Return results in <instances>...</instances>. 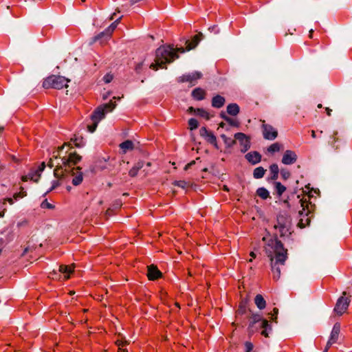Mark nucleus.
Here are the masks:
<instances>
[{
    "label": "nucleus",
    "mask_w": 352,
    "mask_h": 352,
    "mask_svg": "<svg viewBox=\"0 0 352 352\" xmlns=\"http://www.w3.org/2000/svg\"><path fill=\"white\" fill-rule=\"evenodd\" d=\"M81 159V157L75 152L66 151L61 158V162L57 163L54 170V175L57 179L53 181L50 190H53L62 184L63 182H72L74 186L80 184L82 181V173L79 166L74 167Z\"/></svg>",
    "instance_id": "nucleus-1"
},
{
    "label": "nucleus",
    "mask_w": 352,
    "mask_h": 352,
    "mask_svg": "<svg viewBox=\"0 0 352 352\" xmlns=\"http://www.w3.org/2000/svg\"><path fill=\"white\" fill-rule=\"evenodd\" d=\"M267 246L271 248V250H269L266 248L265 252L270 259L273 278L278 280L280 277V266L285 265L288 258L287 250L284 248L283 244L276 237L269 239Z\"/></svg>",
    "instance_id": "nucleus-2"
},
{
    "label": "nucleus",
    "mask_w": 352,
    "mask_h": 352,
    "mask_svg": "<svg viewBox=\"0 0 352 352\" xmlns=\"http://www.w3.org/2000/svg\"><path fill=\"white\" fill-rule=\"evenodd\" d=\"M179 58L177 52L170 45H162L155 51V63L150 65V68L157 70L159 68H166L164 65L172 63Z\"/></svg>",
    "instance_id": "nucleus-3"
},
{
    "label": "nucleus",
    "mask_w": 352,
    "mask_h": 352,
    "mask_svg": "<svg viewBox=\"0 0 352 352\" xmlns=\"http://www.w3.org/2000/svg\"><path fill=\"white\" fill-rule=\"evenodd\" d=\"M116 107V102H113L112 100L108 103L98 106L90 117L91 124H89V133L94 132L98 123L105 118L107 113L112 111Z\"/></svg>",
    "instance_id": "nucleus-4"
},
{
    "label": "nucleus",
    "mask_w": 352,
    "mask_h": 352,
    "mask_svg": "<svg viewBox=\"0 0 352 352\" xmlns=\"http://www.w3.org/2000/svg\"><path fill=\"white\" fill-rule=\"evenodd\" d=\"M248 331L250 333H254L259 329L261 330V335L267 338L272 331V327L268 320L263 319L259 314H253L250 318Z\"/></svg>",
    "instance_id": "nucleus-5"
},
{
    "label": "nucleus",
    "mask_w": 352,
    "mask_h": 352,
    "mask_svg": "<svg viewBox=\"0 0 352 352\" xmlns=\"http://www.w3.org/2000/svg\"><path fill=\"white\" fill-rule=\"evenodd\" d=\"M69 79L59 75H51L44 79L43 87L45 89H60L63 87H67V83Z\"/></svg>",
    "instance_id": "nucleus-6"
},
{
    "label": "nucleus",
    "mask_w": 352,
    "mask_h": 352,
    "mask_svg": "<svg viewBox=\"0 0 352 352\" xmlns=\"http://www.w3.org/2000/svg\"><path fill=\"white\" fill-rule=\"evenodd\" d=\"M290 221L285 219L283 216H279L277 218V224L274 226L275 229L278 230L280 236H286L291 234Z\"/></svg>",
    "instance_id": "nucleus-7"
},
{
    "label": "nucleus",
    "mask_w": 352,
    "mask_h": 352,
    "mask_svg": "<svg viewBox=\"0 0 352 352\" xmlns=\"http://www.w3.org/2000/svg\"><path fill=\"white\" fill-rule=\"evenodd\" d=\"M203 75L200 72H193L191 73L186 74L179 78V82H189L192 86L197 84V80L202 78Z\"/></svg>",
    "instance_id": "nucleus-8"
},
{
    "label": "nucleus",
    "mask_w": 352,
    "mask_h": 352,
    "mask_svg": "<svg viewBox=\"0 0 352 352\" xmlns=\"http://www.w3.org/2000/svg\"><path fill=\"white\" fill-rule=\"evenodd\" d=\"M234 139L239 142L241 153L248 151L250 146L251 142L250 138L243 133H236L234 135Z\"/></svg>",
    "instance_id": "nucleus-9"
},
{
    "label": "nucleus",
    "mask_w": 352,
    "mask_h": 352,
    "mask_svg": "<svg viewBox=\"0 0 352 352\" xmlns=\"http://www.w3.org/2000/svg\"><path fill=\"white\" fill-rule=\"evenodd\" d=\"M263 122L262 129L263 138L269 140H273L276 139L278 136L277 130L272 125L265 124L264 121Z\"/></svg>",
    "instance_id": "nucleus-10"
},
{
    "label": "nucleus",
    "mask_w": 352,
    "mask_h": 352,
    "mask_svg": "<svg viewBox=\"0 0 352 352\" xmlns=\"http://www.w3.org/2000/svg\"><path fill=\"white\" fill-rule=\"evenodd\" d=\"M350 300L348 298H345L344 296H341L338 298L334 311L339 315H342L344 313L349 305Z\"/></svg>",
    "instance_id": "nucleus-11"
},
{
    "label": "nucleus",
    "mask_w": 352,
    "mask_h": 352,
    "mask_svg": "<svg viewBox=\"0 0 352 352\" xmlns=\"http://www.w3.org/2000/svg\"><path fill=\"white\" fill-rule=\"evenodd\" d=\"M199 133L208 143L218 148L217 138L212 131H208L206 127L203 126L199 130Z\"/></svg>",
    "instance_id": "nucleus-12"
},
{
    "label": "nucleus",
    "mask_w": 352,
    "mask_h": 352,
    "mask_svg": "<svg viewBox=\"0 0 352 352\" xmlns=\"http://www.w3.org/2000/svg\"><path fill=\"white\" fill-rule=\"evenodd\" d=\"M67 146V147H69V149H68V152H75V151H72V149L73 148L72 146H71V143H65L63 146H61L60 147H58V150L56 151H54L53 153V155H52V157L50 159V161L48 162L47 163V166L50 167V168H52L54 167V163H53V158H55V159H57V158H60L61 160V158L64 156H60V152L63 151V150L64 149V148Z\"/></svg>",
    "instance_id": "nucleus-13"
},
{
    "label": "nucleus",
    "mask_w": 352,
    "mask_h": 352,
    "mask_svg": "<svg viewBox=\"0 0 352 352\" xmlns=\"http://www.w3.org/2000/svg\"><path fill=\"white\" fill-rule=\"evenodd\" d=\"M122 18V16H120L118 19H117L113 23H112L106 30L104 32H102L101 33H100L98 35H97L96 36H95L94 39V41H96L98 40H99L100 38H101L102 37H104L105 36L106 38H108L110 36V35L112 34V32L114 31V30L116 29V26H117V24L119 21V20H120Z\"/></svg>",
    "instance_id": "nucleus-14"
},
{
    "label": "nucleus",
    "mask_w": 352,
    "mask_h": 352,
    "mask_svg": "<svg viewBox=\"0 0 352 352\" xmlns=\"http://www.w3.org/2000/svg\"><path fill=\"white\" fill-rule=\"evenodd\" d=\"M297 160V155L294 151L287 150L283 156L282 163L286 165L294 164Z\"/></svg>",
    "instance_id": "nucleus-15"
},
{
    "label": "nucleus",
    "mask_w": 352,
    "mask_h": 352,
    "mask_svg": "<svg viewBox=\"0 0 352 352\" xmlns=\"http://www.w3.org/2000/svg\"><path fill=\"white\" fill-rule=\"evenodd\" d=\"M162 276V272L158 270V268L155 265H151L148 266L147 276L149 280H154L158 279Z\"/></svg>",
    "instance_id": "nucleus-16"
},
{
    "label": "nucleus",
    "mask_w": 352,
    "mask_h": 352,
    "mask_svg": "<svg viewBox=\"0 0 352 352\" xmlns=\"http://www.w3.org/2000/svg\"><path fill=\"white\" fill-rule=\"evenodd\" d=\"M245 157L252 164H256L261 161V155L258 151L249 152Z\"/></svg>",
    "instance_id": "nucleus-17"
},
{
    "label": "nucleus",
    "mask_w": 352,
    "mask_h": 352,
    "mask_svg": "<svg viewBox=\"0 0 352 352\" xmlns=\"http://www.w3.org/2000/svg\"><path fill=\"white\" fill-rule=\"evenodd\" d=\"M206 91L201 88L197 87L192 91L191 96L196 100H202L205 99Z\"/></svg>",
    "instance_id": "nucleus-18"
},
{
    "label": "nucleus",
    "mask_w": 352,
    "mask_h": 352,
    "mask_svg": "<svg viewBox=\"0 0 352 352\" xmlns=\"http://www.w3.org/2000/svg\"><path fill=\"white\" fill-rule=\"evenodd\" d=\"M225 98L220 95L214 96L211 100L212 107L217 109L221 108L225 104Z\"/></svg>",
    "instance_id": "nucleus-19"
},
{
    "label": "nucleus",
    "mask_w": 352,
    "mask_h": 352,
    "mask_svg": "<svg viewBox=\"0 0 352 352\" xmlns=\"http://www.w3.org/2000/svg\"><path fill=\"white\" fill-rule=\"evenodd\" d=\"M202 38L203 34L201 33H199L194 36L191 42H190L189 41H186V50L189 51L195 48L198 45L199 42L201 40Z\"/></svg>",
    "instance_id": "nucleus-20"
},
{
    "label": "nucleus",
    "mask_w": 352,
    "mask_h": 352,
    "mask_svg": "<svg viewBox=\"0 0 352 352\" xmlns=\"http://www.w3.org/2000/svg\"><path fill=\"white\" fill-rule=\"evenodd\" d=\"M40 177H41L40 173H38V172L36 170H32L31 172H30L28 175L23 176L22 181L27 182L28 179H30V180L34 181V182H38Z\"/></svg>",
    "instance_id": "nucleus-21"
},
{
    "label": "nucleus",
    "mask_w": 352,
    "mask_h": 352,
    "mask_svg": "<svg viewBox=\"0 0 352 352\" xmlns=\"http://www.w3.org/2000/svg\"><path fill=\"white\" fill-rule=\"evenodd\" d=\"M340 332V323L336 322L333 327L329 339L331 340L332 341L336 342L338 341Z\"/></svg>",
    "instance_id": "nucleus-22"
},
{
    "label": "nucleus",
    "mask_w": 352,
    "mask_h": 352,
    "mask_svg": "<svg viewBox=\"0 0 352 352\" xmlns=\"http://www.w3.org/2000/svg\"><path fill=\"white\" fill-rule=\"evenodd\" d=\"M240 111L239 106L236 103H231L227 106V113L232 116H236Z\"/></svg>",
    "instance_id": "nucleus-23"
},
{
    "label": "nucleus",
    "mask_w": 352,
    "mask_h": 352,
    "mask_svg": "<svg viewBox=\"0 0 352 352\" xmlns=\"http://www.w3.org/2000/svg\"><path fill=\"white\" fill-rule=\"evenodd\" d=\"M254 303L256 307L262 310L266 307V301L261 294H257L254 298Z\"/></svg>",
    "instance_id": "nucleus-24"
},
{
    "label": "nucleus",
    "mask_w": 352,
    "mask_h": 352,
    "mask_svg": "<svg viewBox=\"0 0 352 352\" xmlns=\"http://www.w3.org/2000/svg\"><path fill=\"white\" fill-rule=\"evenodd\" d=\"M74 271L73 266L61 265L59 266V272L65 274V279L69 278V274Z\"/></svg>",
    "instance_id": "nucleus-25"
},
{
    "label": "nucleus",
    "mask_w": 352,
    "mask_h": 352,
    "mask_svg": "<svg viewBox=\"0 0 352 352\" xmlns=\"http://www.w3.org/2000/svg\"><path fill=\"white\" fill-rule=\"evenodd\" d=\"M144 166V162L142 161H140L137 162L132 168L129 170V175L133 177L138 175L139 170H140Z\"/></svg>",
    "instance_id": "nucleus-26"
},
{
    "label": "nucleus",
    "mask_w": 352,
    "mask_h": 352,
    "mask_svg": "<svg viewBox=\"0 0 352 352\" xmlns=\"http://www.w3.org/2000/svg\"><path fill=\"white\" fill-rule=\"evenodd\" d=\"M221 117L230 126L237 128L240 126V122L239 120L230 118L224 113H221Z\"/></svg>",
    "instance_id": "nucleus-27"
},
{
    "label": "nucleus",
    "mask_w": 352,
    "mask_h": 352,
    "mask_svg": "<svg viewBox=\"0 0 352 352\" xmlns=\"http://www.w3.org/2000/svg\"><path fill=\"white\" fill-rule=\"evenodd\" d=\"M270 179L272 180H276L278 178V173H279V168L276 164H273L270 165Z\"/></svg>",
    "instance_id": "nucleus-28"
},
{
    "label": "nucleus",
    "mask_w": 352,
    "mask_h": 352,
    "mask_svg": "<svg viewBox=\"0 0 352 352\" xmlns=\"http://www.w3.org/2000/svg\"><path fill=\"white\" fill-rule=\"evenodd\" d=\"M120 147L124 153H126L133 148V143L131 140H126L120 144Z\"/></svg>",
    "instance_id": "nucleus-29"
},
{
    "label": "nucleus",
    "mask_w": 352,
    "mask_h": 352,
    "mask_svg": "<svg viewBox=\"0 0 352 352\" xmlns=\"http://www.w3.org/2000/svg\"><path fill=\"white\" fill-rule=\"evenodd\" d=\"M256 195L263 199H267L270 197L269 191L264 187L258 188L256 190Z\"/></svg>",
    "instance_id": "nucleus-30"
},
{
    "label": "nucleus",
    "mask_w": 352,
    "mask_h": 352,
    "mask_svg": "<svg viewBox=\"0 0 352 352\" xmlns=\"http://www.w3.org/2000/svg\"><path fill=\"white\" fill-rule=\"evenodd\" d=\"M283 148V145L279 142H275L267 148V151L272 154L280 151Z\"/></svg>",
    "instance_id": "nucleus-31"
},
{
    "label": "nucleus",
    "mask_w": 352,
    "mask_h": 352,
    "mask_svg": "<svg viewBox=\"0 0 352 352\" xmlns=\"http://www.w3.org/2000/svg\"><path fill=\"white\" fill-rule=\"evenodd\" d=\"M265 171L266 170L263 167H257L254 170L253 176L255 179H261L264 176Z\"/></svg>",
    "instance_id": "nucleus-32"
},
{
    "label": "nucleus",
    "mask_w": 352,
    "mask_h": 352,
    "mask_svg": "<svg viewBox=\"0 0 352 352\" xmlns=\"http://www.w3.org/2000/svg\"><path fill=\"white\" fill-rule=\"evenodd\" d=\"M195 115L201 118H205L207 120L210 119V113L203 108H197Z\"/></svg>",
    "instance_id": "nucleus-33"
},
{
    "label": "nucleus",
    "mask_w": 352,
    "mask_h": 352,
    "mask_svg": "<svg viewBox=\"0 0 352 352\" xmlns=\"http://www.w3.org/2000/svg\"><path fill=\"white\" fill-rule=\"evenodd\" d=\"M221 138L223 140L224 144L227 147H232L236 144V140H233L231 138L227 137L225 134L221 135Z\"/></svg>",
    "instance_id": "nucleus-34"
},
{
    "label": "nucleus",
    "mask_w": 352,
    "mask_h": 352,
    "mask_svg": "<svg viewBox=\"0 0 352 352\" xmlns=\"http://www.w3.org/2000/svg\"><path fill=\"white\" fill-rule=\"evenodd\" d=\"M274 185L277 195L279 197L281 196L283 194V192L286 190L285 186H284L283 184H281L280 182H276L274 183Z\"/></svg>",
    "instance_id": "nucleus-35"
},
{
    "label": "nucleus",
    "mask_w": 352,
    "mask_h": 352,
    "mask_svg": "<svg viewBox=\"0 0 352 352\" xmlns=\"http://www.w3.org/2000/svg\"><path fill=\"white\" fill-rule=\"evenodd\" d=\"M199 126L198 121L195 118H190L188 120V128L190 131L196 129Z\"/></svg>",
    "instance_id": "nucleus-36"
},
{
    "label": "nucleus",
    "mask_w": 352,
    "mask_h": 352,
    "mask_svg": "<svg viewBox=\"0 0 352 352\" xmlns=\"http://www.w3.org/2000/svg\"><path fill=\"white\" fill-rule=\"evenodd\" d=\"M280 175L283 179L286 180L290 177V172L286 168H283L280 170Z\"/></svg>",
    "instance_id": "nucleus-37"
},
{
    "label": "nucleus",
    "mask_w": 352,
    "mask_h": 352,
    "mask_svg": "<svg viewBox=\"0 0 352 352\" xmlns=\"http://www.w3.org/2000/svg\"><path fill=\"white\" fill-rule=\"evenodd\" d=\"M41 207L42 208H47V209H53L54 208V206L51 204L47 201V199H45L41 204Z\"/></svg>",
    "instance_id": "nucleus-38"
},
{
    "label": "nucleus",
    "mask_w": 352,
    "mask_h": 352,
    "mask_svg": "<svg viewBox=\"0 0 352 352\" xmlns=\"http://www.w3.org/2000/svg\"><path fill=\"white\" fill-rule=\"evenodd\" d=\"M126 342H124L118 340L116 342L117 345L118 346V352H127V350L123 349V346L126 344Z\"/></svg>",
    "instance_id": "nucleus-39"
},
{
    "label": "nucleus",
    "mask_w": 352,
    "mask_h": 352,
    "mask_svg": "<svg viewBox=\"0 0 352 352\" xmlns=\"http://www.w3.org/2000/svg\"><path fill=\"white\" fill-rule=\"evenodd\" d=\"M21 190H21V192H16V193H15V194L14 195V198L15 199H19V198L24 197H25V196L27 195L26 192H25V191H23V188H21Z\"/></svg>",
    "instance_id": "nucleus-40"
},
{
    "label": "nucleus",
    "mask_w": 352,
    "mask_h": 352,
    "mask_svg": "<svg viewBox=\"0 0 352 352\" xmlns=\"http://www.w3.org/2000/svg\"><path fill=\"white\" fill-rule=\"evenodd\" d=\"M174 185L177 186L178 187H180L182 188H185L187 186V183L185 181L179 180V181H175L174 182Z\"/></svg>",
    "instance_id": "nucleus-41"
},
{
    "label": "nucleus",
    "mask_w": 352,
    "mask_h": 352,
    "mask_svg": "<svg viewBox=\"0 0 352 352\" xmlns=\"http://www.w3.org/2000/svg\"><path fill=\"white\" fill-rule=\"evenodd\" d=\"M8 202L10 204H13L14 201L12 198H7L3 199L2 202H0V208L5 207L6 202Z\"/></svg>",
    "instance_id": "nucleus-42"
},
{
    "label": "nucleus",
    "mask_w": 352,
    "mask_h": 352,
    "mask_svg": "<svg viewBox=\"0 0 352 352\" xmlns=\"http://www.w3.org/2000/svg\"><path fill=\"white\" fill-rule=\"evenodd\" d=\"M113 76L112 74H107L104 77H103V80L105 83H109L110 82H111V80H113Z\"/></svg>",
    "instance_id": "nucleus-43"
},
{
    "label": "nucleus",
    "mask_w": 352,
    "mask_h": 352,
    "mask_svg": "<svg viewBox=\"0 0 352 352\" xmlns=\"http://www.w3.org/2000/svg\"><path fill=\"white\" fill-rule=\"evenodd\" d=\"M253 349V344L250 342H246L245 343V351L250 352Z\"/></svg>",
    "instance_id": "nucleus-44"
},
{
    "label": "nucleus",
    "mask_w": 352,
    "mask_h": 352,
    "mask_svg": "<svg viewBox=\"0 0 352 352\" xmlns=\"http://www.w3.org/2000/svg\"><path fill=\"white\" fill-rule=\"evenodd\" d=\"M278 314V309L276 307H274L273 309V314H272V320L276 322L277 320V315Z\"/></svg>",
    "instance_id": "nucleus-45"
},
{
    "label": "nucleus",
    "mask_w": 352,
    "mask_h": 352,
    "mask_svg": "<svg viewBox=\"0 0 352 352\" xmlns=\"http://www.w3.org/2000/svg\"><path fill=\"white\" fill-rule=\"evenodd\" d=\"M45 166H46L45 163L44 162H43L41 164V165L38 166V168L36 170L38 172V173L41 174L44 170Z\"/></svg>",
    "instance_id": "nucleus-46"
},
{
    "label": "nucleus",
    "mask_w": 352,
    "mask_h": 352,
    "mask_svg": "<svg viewBox=\"0 0 352 352\" xmlns=\"http://www.w3.org/2000/svg\"><path fill=\"white\" fill-rule=\"evenodd\" d=\"M245 306L243 305H240L239 309H238V313L243 314L245 313Z\"/></svg>",
    "instance_id": "nucleus-47"
},
{
    "label": "nucleus",
    "mask_w": 352,
    "mask_h": 352,
    "mask_svg": "<svg viewBox=\"0 0 352 352\" xmlns=\"http://www.w3.org/2000/svg\"><path fill=\"white\" fill-rule=\"evenodd\" d=\"M300 202H301V206L302 207V210L299 212V214L301 216V215H302L303 212H305V203L304 201H302V199L300 200ZM306 206H307V204H306Z\"/></svg>",
    "instance_id": "nucleus-48"
},
{
    "label": "nucleus",
    "mask_w": 352,
    "mask_h": 352,
    "mask_svg": "<svg viewBox=\"0 0 352 352\" xmlns=\"http://www.w3.org/2000/svg\"><path fill=\"white\" fill-rule=\"evenodd\" d=\"M336 343L335 342L332 341L331 340L329 339L327 343V346L325 347V349H327V351L329 350V347L333 344Z\"/></svg>",
    "instance_id": "nucleus-49"
},
{
    "label": "nucleus",
    "mask_w": 352,
    "mask_h": 352,
    "mask_svg": "<svg viewBox=\"0 0 352 352\" xmlns=\"http://www.w3.org/2000/svg\"><path fill=\"white\" fill-rule=\"evenodd\" d=\"M196 111H197V109L192 107H190L188 109V112L190 113H194V114H196Z\"/></svg>",
    "instance_id": "nucleus-50"
},
{
    "label": "nucleus",
    "mask_w": 352,
    "mask_h": 352,
    "mask_svg": "<svg viewBox=\"0 0 352 352\" xmlns=\"http://www.w3.org/2000/svg\"><path fill=\"white\" fill-rule=\"evenodd\" d=\"M81 141H82V139L80 140V141H78V139L76 138L74 141V143L76 146L79 147L81 146Z\"/></svg>",
    "instance_id": "nucleus-51"
},
{
    "label": "nucleus",
    "mask_w": 352,
    "mask_h": 352,
    "mask_svg": "<svg viewBox=\"0 0 352 352\" xmlns=\"http://www.w3.org/2000/svg\"><path fill=\"white\" fill-rule=\"evenodd\" d=\"M0 210H2V211H0V218L3 217V216L5 214V212L6 210V207H3V208H0Z\"/></svg>",
    "instance_id": "nucleus-52"
},
{
    "label": "nucleus",
    "mask_w": 352,
    "mask_h": 352,
    "mask_svg": "<svg viewBox=\"0 0 352 352\" xmlns=\"http://www.w3.org/2000/svg\"><path fill=\"white\" fill-rule=\"evenodd\" d=\"M110 95H111V92H109V91L107 92L106 94H104L102 95V98H103V100H106V99H107V98H108Z\"/></svg>",
    "instance_id": "nucleus-53"
},
{
    "label": "nucleus",
    "mask_w": 352,
    "mask_h": 352,
    "mask_svg": "<svg viewBox=\"0 0 352 352\" xmlns=\"http://www.w3.org/2000/svg\"><path fill=\"white\" fill-rule=\"evenodd\" d=\"M250 255V256L252 258L249 260V262H252V258H255L256 257V254H255V253L254 252H251Z\"/></svg>",
    "instance_id": "nucleus-54"
},
{
    "label": "nucleus",
    "mask_w": 352,
    "mask_h": 352,
    "mask_svg": "<svg viewBox=\"0 0 352 352\" xmlns=\"http://www.w3.org/2000/svg\"><path fill=\"white\" fill-rule=\"evenodd\" d=\"M195 163V161H192L190 163H188L187 165H186L185 169L187 170L190 166L193 165Z\"/></svg>",
    "instance_id": "nucleus-55"
},
{
    "label": "nucleus",
    "mask_w": 352,
    "mask_h": 352,
    "mask_svg": "<svg viewBox=\"0 0 352 352\" xmlns=\"http://www.w3.org/2000/svg\"><path fill=\"white\" fill-rule=\"evenodd\" d=\"M177 52L184 53L185 52V50L183 47H179L177 49Z\"/></svg>",
    "instance_id": "nucleus-56"
},
{
    "label": "nucleus",
    "mask_w": 352,
    "mask_h": 352,
    "mask_svg": "<svg viewBox=\"0 0 352 352\" xmlns=\"http://www.w3.org/2000/svg\"><path fill=\"white\" fill-rule=\"evenodd\" d=\"M326 111H327V113L329 116H331V109H330L329 107H327L326 108Z\"/></svg>",
    "instance_id": "nucleus-57"
},
{
    "label": "nucleus",
    "mask_w": 352,
    "mask_h": 352,
    "mask_svg": "<svg viewBox=\"0 0 352 352\" xmlns=\"http://www.w3.org/2000/svg\"><path fill=\"white\" fill-rule=\"evenodd\" d=\"M332 138H333V141L331 142V144L332 145V146H333V147H334V146H334V143H335V142H336V137L333 135V136L332 137Z\"/></svg>",
    "instance_id": "nucleus-58"
},
{
    "label": "nucleus",
    "mask_w": 352,
    "mask_h": 352,
    "mask_svg": "<svg viewBox=\"0 0 352 352\" xmlns=\"http://www.w3.org/2000/svg\"><path fill=\"white\" fill-rule=\"evenodd\" d=\"M302 221H303V219H301L300 220L299 224H300V226L301 227H305V225L303 223V222H302Z\"/></svg>",
    "instance_id": "nucleus-59"
},
{
    "label": "nucleus",
    "mask_w": 352,
    "mask_h": 352,
    "mask_svg": "<svg viewBox=\"0 0 352 352\" xmlns=\"http://www.w3.org/2000/svg\"><path fill=\"white\" fill-rule=\"evenodd\" d=\"M313 32H314V30H313L312 29L309 30V37L310 38H312Z\"/></svg>",
    "instance_id": "nucleus-60"
},
{
    "label": "nucleus",
    "mask_w": 352,
    "mask_h": 352,
    "mask_svg": "<svg viewBox=\"0 0 352 352\" xmlns=\"http://www.w3.org/2000/svg\"><path fill=\"white\" fill-rule=\"evenodd\" d=\"M311 136L315 138L316 137V132L314 131H311Z\"/></svg>",
    "instance_id": "nucleus-61"
},
{
    "label": "nucleus",
    "mask_w": 352,
    "mask_h": 352,
    "mask_svg": "<svg viewBox=\"0 0 352 352\" xmlns=\"http://www.w3.org/2000/svg\"><path fill=\"white\" fill-rule=\"evenodd\" d=\"M30 250V248L29 247L26 248L23 252V254H25V253H27L28 251Z\"/></svg>",
    "instance_id": "nucleus-62"
},
{
    "label": "nucleus",
    "mask_w": 352,
    "mask_h": 352,
    "mask_svg": "<svg viewBox=\"0 0 352 352\" xmlns=\"http://www.w3.org/2000/svg\"><path fill=\"white\" fill-rule=\"evenodd\" d=\"M115 15H116V13H113L111 16L110 17V19L111 20H113L115 19Z\"/></svg>",
    "instance_id": "nucleus-63"
},
{
    "label": "nucleus",
    "mask_w": 352,
    "mask_h": 352,
    "mask_svg": "<svg viewBox=\"0 0 352 352\" xmlns=\"http://www.w3.org/2000/svg\"><path fill=\"white\" fill-rule=\"evenodd\" d=\"M142 63L139 64V65L137 66V67H136V70H138V69H140V68H141V67H142Z\"/></svg>",
    "instance_id": "nucleus-64"
}]
</instances>
